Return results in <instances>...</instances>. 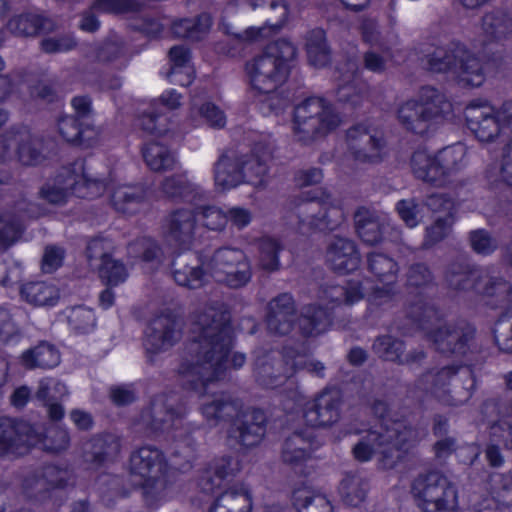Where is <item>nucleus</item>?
I'll return each instance as SVG.
<instances>
[{
  "instance_id": "nucleus-1",
  "label": "nucleus",
  "mask_w": 512,
  "mask_h": 512,
  "mask_svg": "<svg viewBox=\"0 0 512 512\" xmlns=\"http://www.w3.org/2000/svg\"><path fill=\"white\" fill-rule=\"evenodd\" d=\"M193 333L189 348L193 362L183 373L198 376L204 392L201 413L210 425H217L225 417H232L237 407L227 395L213 391V381L221 379L229 367H241L245 356L233 353L231 360L228 359L232 335L223 313L212 311L201 316Z\"/></svg>"
},
{
  "instance_id": "nucleus-2",
  "label": "nucleus",
  "mask_w": 512,
  "mask_h": 512,
  "mask_svg": "<svg viewBox=\"0 0 512 512\" xmlns=\"http://www.w3.org/2000/svg\"><path fill=\"white\" fill-rule=\"evenodd\" d=\"M109 190L114 207L122 212H133L142 199V189L136 186H108L98 178H92L82 161L65 167L41 191L42 197L50 203L61 204L72 194L79 197H95Z\"/></svg>"
},
{
  "instance_id": "nucleus-3",
  "label": "nucleus",
  "mask_w": 512,
  "mask_h": 512,
  "mask_svg": "<svg viewBox=\"0 0 512 512\" xmlns=\"http://www.w3.org/2000/svg\"><path fill=\"white\" fill-rule=\"evenodd\" d=\"M413 431L402 422H385L367 434L354 446L357 460L365 462L378 455L382 468H394L410 448Z\"/></svg>"
},
{
  "instance_id": "nucleus-4",
  "label": "nucleus",
  "mask_w": 512,
  "mask_h": 512,
  "mask_svg": "<svg viewBox=\"0 0 512 512\" xmlns=\"http://www.w3.org/2000/svg\"><path fill=\"white\" fill-rule=\"evenodd\" d=\"M295 47L286 40L270 44L267 50L246 64V74L253 91L266 95L269 100L287 79L288 61L295 56Z\"/></svg>"
},
{
  "instance_id": "nucleus-5",
  "label": "nucleus",
  "mask_w": 512,
  "mask_h": 512,
  "mask_svg": "<svg viewBox=\"0 0 512 512\" xmlns=\"http://www.w3.org/2000/svg\"><path fill=\"white\" fill-rule=\"evenodd\" d=\"M272 156L269 144H257L250 155L231 160L222 156L215 165L214 180L216 187L226 191L247 182L260 185L268 171V162Z\"/></svg>"
},
{
  "instance_id": "nucleus-6",
  "label": "nucleus",
  "mask_w": 512,
  "mask_h": 512,
  "mask_svg": "<svg viewBox=\"0 0 512 512\" xmlns=\"http://www.w3.org/2000/svg\"><path fill=\"white\" fill-rule=\"evenodd\" d=\"M445 96L432 87H424L417 98L400 105L398 120L409 131L423 135L436 129L450 110Z\"/></svg>"
},
{
  "instance_id": "nucleus-7",
  "label": "nucleus",
  "mask_w": 512,
  "mask_h": 512,
  "mask_svg": "<svg viewBox=\"0 0 512 512\" xmlns=\"http://www.w3.org/2000/svg\"><path fill=\"white\" fill-rule=\"evenodd\" d=\"M69 437L66 430L49 431V436L42 439L34 427L24 421L9 418L0 419V455H22L30 447L41 445L48 451L58 452L68 446Z\"/></svg>"
},
{
  "instance_id": "nucleus-8",
  "label": "nucleus",
  "mask_w": 512,
  "mask_h": 512,
  "mask_svg": "<svg viewBox=\"0 0 512 512\" xmlns=\"http://www.w3.org/2000/svg\"><path fill=\"white\" fill-rule=\"evenodd\" d=\"M468 149L462 143L447 146L436 154L425 149L417 150L411 158V168L415 176L434 185H444L466 167Z\"/></svg>"
},
{
  "instance_id": "nucleus-9",
  "label": "nucleus",
  "mask_w": 512,
  "mask_h": 512,
  "mask_svg": "<svg viewBox=\"0 0 512 512\" xmlns=\"http://www.w3.org/2000/svg\"><path fill=\"white\" fill-rule=\"evenodd\" d=\"M429 69L449 73L467 85L477 87L484 81L482 67L464 46L453 44L449 48H437L428 58Z\"/></svg>"
},
{
  "instance_id": "nucleus-10",
  "label": "nucleus",
  "mask_w": 512,
  "mask_h": 512,
  "mask_svg": "<svg viewBox=\"0 0 512 512\" xmlns=\"http://www.w3.org/2000/svg\"><path fill=\"white\" fill-rule=\"evenodd\" d=\"M466 124L481 142H492L505 133L512 116V102L496 109L488 102L473 101L464 110Z\"/></svg>"
},
{
  "instance_id": "nucleus-11",
  "label": "nucleus",
  "mask_w": 512,
  "mask_h": 512,
  "mask_svg": "<svg viewBox=\"0 0 512 512\" xmlns=\"http://www.w3.org/2000/svg\"><path fill=\"white\" fill-rule=\"evenodd\" d=\"M340 121L323 99L312 97L296 107L294 131L300 141L307 142L335 129Z\"/></svg>"
},
{
  "instance_id": "nucleus-12",
  "label": "nucleus",
  "mask_w": 512,
  "mask_h": 512,
  "mask_svg": "<svg viewBox=\"0 0 512 512\" xmlns=\"http://www.w3.org/2000/svg\"><path fill=\"white\" fill-rule=\"evenodd\" d=\"M412 493L424 512H455L457 509L455 488L437 473L417 478Z\"/></svg>"
},
{
  "instance_id": "nucleus-13",
  "label": "nucleus",
  "mask_w": 512,
  "mask_h": 512,
  "mask_svg": "<svg viewBox=\"0 0 512 512\" xmlns=\"http://www.w3.org/2000/svg\"><path fill=\"white\" fill-rule=\"evenodd\" d=\"M131 482L151 493L164 487L165 461L160 450L152 446H143L130 457Z\"/></svg>"
},
{
  "instance_id": "nucleus-14",
  "label": "nucleus",
  "mask_w": 512,
  "mask_h": 512,
  "mask_svg": "<svg viewBox=\"0 0 512 512\" xmlns=\"http://www.w3.org/2000/svg\"><path fill=\"white\" fill-rule=\"evenodd\" d=\"M319 188H312L302 193L300 209V230L304 233L310 229H333L342 220V211L328 206Z\"/></svg>"
},
{
  "instance_id": "nucleus-15",
  "label": "nucleus",
  "mask_w": 512,
  "mask_h": 512,
  "mask_svg": "<svg viewBox=\"0 0 512 512\" xmlns=\"http://www.w3.org/2000/svg\"><path fill=\"white\" fill-rule=\"evenodd\" d=\"M273 357L266 356L256 360V372L262 384L268 387H275L272 381L273 377H291L296 371L306 369L316 375H322L324 366L318 361L311 360L308 355L295 353L293 351L286 352L283 361L277 363L272 362Z\"/></svg>"
},
{
  "instance_id": "nucleus-16",
  "label": "nucleus",
  "mask_w": 512,
  "mask_h": 512,
  "mask_svg": "<svg viewBox=\"0 0 512 512\" xmlns=\"http://www.w3.org/2000/svg\"><path fill=\"white\" fill-rule=\"evenodd\" d=\"M211 278L230 287H240L250 278V268L241 250L223 248L215 252L206 264Z\"/></svg>"
},
{
  "instance_id": "nucleus-17",
  "label": "nucleus",
  "mask_w": 512,
  "mask_h": 512,
  "mask_svg": "<svg viewBox=\"0 0 512 512\" xmlns=\"http://www.w3.org/2000/svg\"><path fill=\"white\" fill-rule=\"evenodd\" d=\"M39 144L28 129H11L0 135V160L17 159L23 165L38 164L42 160V154L37 149Z\"/></svg>"
},
{
  "instance_id": "nucleus-18",
  "label": "nucleus",
  "mask_w": 512,
  "mask_h": 512,
  "mask_svg": "<svg viewBox=\"0 0 512 512\" xmlns=\"http://www.w3.org/2000/svg\"><path fill=\"white\" fill-rule=\"evenodd\" d=\"M201 230L195 211L178 209L167 219L164 238L171 247L186 248Z\"/></svg>"
},
{
  "instance_id": "nucleus-19",
  "label": "nucleus",
  "mask_w": 512,
  "mask_h": 512,
  "mask_svg": "<svg viewBox=\"0 0 512 512\" xmlns=\"http://www.w3.org/2000/svg\"><path fill=\"white\" fill-rule=\"evenodd\" d=\"M180 338L175 319L160 316L152 321L146 331L145 348L148 354H157L172 347Z\"/></svg>"
},
{
  "instance_id": "nucleus-20",
  "label": "nucleus",
  "mask_w": 512,
  "mask_h": 512,
  "mask_svg": "<svg viewBox=\"0 0 512 512\" xmlns=\"http://www.w3.org/2000/svg\"><path fill=\"white\" fill-rule=\"evenodd\" d=\"M347 140L355 158L362 162L378 161L385 149L381 135L369 134L363 126L348 131Z\"/></svg>"
},
{
  "instance_id": "nucleus-21",
  "label": "nucleus",
  "mask_w": 512,
  "mask_h": 512,
  "mask_svg": "<svg viewBox=\"0 0 512 512\" xmlns=\"http://www.w3.org/2000/svg\"><path fill=\"white\" fill-rule=\"evenodd\" d=\"M182 96L175 89L164 91L158 99H154L149 103L147 110L138 118V125L148 133L156 132L158 136H166L168 129L162 124L157 123L155 119L156 112L163 110H174L181 106Z\"/></svg>"
},
{
  "instance_id": "nucleus-22",
  "label": "nucleus",
  "mask_w": 512,
  "mask_h": 512,
  "mask_svg": "<svg viewBox=\"0 0 512 512\" xmlns=\"http://www.w3.org/2000/svg\"><path fill=\"white\" fill-rule=\"evenodd\" d=\"M338 393L324 391L314 401L307 403L304 417L311 426H328L339 418Z\"/></svg>"
},
{
  "instance_id": "nucleus-23",
  "label": "nucleus",
  "mask_w": 512,
  "mask_h": 512,
  "mask_svg": "<svg viewBox=\"0 0 512 512\" xmlns=\"http://www.w3.org/2000/svg\"><path fill=\"white\" fill-rule=\"evenodd\" d=\"M154 139L149 141L143 149V157L147 166L154 171H167L175 168L177 158L164 142L174 138V133L168 130L166 136H158L156 132L150 133Z\"/></svg>"
},
{
  "instance_id": "nucleus-24",
  "label": "nucleus",
  "mask_w": 512,
  "mask_h": 512,
  "mask_svg": "<svg viewBox=\"0 0 512 512\" xmlns=\"http://www.w3.org/2000/svg\"><path fill=\"white\" fill-rule=\"evenodd\" d=\"M179 267L174 269L173 275L177 284L197 289L205 285L211 279L210 270L206 269V264L195 255H188L185 260L178 263Z\"/></svg>"
},
{
  "instance_id": "nucleus-25",
  "label": "nucleus",
  "mask_w": 512,
  "mask_h": 512,
  "mask_svg": "<svg viewBox=\"0 0 512 512\" xmlns=\"http://www.w3.org/2000/svg\"><path fill=\"white\" fill-rule=\"evenodd\" d=\"M326 258L334 270L343 273L355 270L360 263L354 244L344 238H336L331 243Z\"/></svg>"
},
{
  "instance_id": "nucleus-26",
  "label": "nucleus",
  "mask_w": 512,
  "mask_h": 512,
  "mask_svg": "<svg viewBox=\"0 0 512 512\" xmlns=\"http://www.w3.org/2000/svg\"><path fill=\"white\" fill-rule=\"evenodd\" d=\"M188 119L195 127L208 125L220 129L226 125L224 112L214 103L198 96L192 99Z\"/></svg>"
},
{
  "instance_id": "nucleus-27",
  "label": "nucleus",
  "mask_w": 512,
  "mask_h": 512,
  "mask_svg": "<svg viewBox=\"0 0 512 512\" xmlns=\"http://www.w3.org/2000/svg\"><path fill=\"white\" fill-rule=\"evenodd\" d=\"M369 267L371 271L379 278V285L370 296V301L374 303H382V298L387 297L389 289H386L393 282L394 273L397 271L396 263L382 254H371L369 257Z\"/></svg>"
},
{
  "instance_id": "nucleus-28",
  "label": "nucleus",
  "mask_w": 512,
  "mask_h": 512,
  "mask_svg": "<svg viewBox=\"0 0 512 512\" xmlns=\"http://www.w3.org/2000/svg\"><path fill=\"white\" fill-rule=\"evenodd\" d=\"M169 62L171 68L167 78L170 82L182 86L189 85L194 76L189 49L182 45L172 47L169 51Z\"/></svg>"
},
{
  "instance_id": "nucleus-29",
  "label": "nucleus",
  "mask_w": 512,
  "mask_h": 512,
  "mask_svg": "<svg viewBox=\"0 0 512 512\" xmlns=\"http://www.w3.org/2000/svg\"><path fill=\"white\" fill-rule=\"evenodd\" d=\"M268 327L271 331L286 334L291 329V316L294 310L293 299L289 294H282L269 306Z\"/></svg>"
},
{
  "instance_id": "nucleus-30",
  "label": "nucleus",
  "mask_w": 512,
  "mask_h": 512,
  "mask_svg": "<svg viewBox=\"0 0 512 512\" xmlns=\"http://www.w3.org/2000/svg\"><path fill=\"white\" fill-rule=\"evenodd\" d=\"M264 414L261 411H251L237 416V425L243 444L251 446L256 444L264 435Z\"/></svg>"
},
{
  "instance_id": "nucleus-31",
  "label": "nucleus",
  "mask_w": 512,
  "mask_h": 512,
  "mask_svg": "<svg viewBox=\"0 0 512 512\" xmlns=\"http://www.w3.org/2000/svg\"><path fill=\"white\" fill-rule=\"evenodd\" d=\"M66 394L67 388L64 384L54 379H45L39 384L37 398L44 401L48 406L49 416L54 420H58L62 418L64 412L63 408L54 403V401L61 399Z\"/></svg>"
},
{
  "instance_id": "nucleus-32",
  "label": "nucleus",
  "mask_w": 512,
  "mask_h": 512,
  "mask_svg": "<svg viewBox=\"0 0 512 512\" xmlns=\"http://www.w3.org/2000/svg\"><path fill=\"white\" fill-rule=\"evenodd\" d=\"M22 297L35 306H53L59 299L58 289L44 282L27 283L21 288Z\"/></svg>"
},
{
  "instance_id": "nucleus-33",
  "label": "nucleus",
  "mask_w": 512,
  "mask_h": 512,
  "mask_svg": "<svg viewBox=\"0 0 512 512\" xmlns=\"http://www.w3.org/2000/svg\"><path fill=\"white\" fill-rule=\"evenodd\" d=\"M23 204L15 212L0 213V249L5 250L13 245L20 237L22 231Z\"/></svg>"
},
{
  "instance_id": "nucleus-34",
  "label": "nucleus",
  "mask_w": 512,
  "mask_h": 512,
  "mask_svg": "<svg viewBox=\"0 0 512 512\" xmlns=\"http://www.w3.org/2000/svg\"><path fill=\"white\" fill-rule=\"evenodd\" d=\"M21 362L27 368H52L59 364L60 355L53 346L42 343L34 349L24 352Z\"/></svg>"
},
{
  "instance_id": "nucleus-35",
  "label": "nucleus",
  "mask_w": 512,
  "mask_h": 512,
  "mask_svg": "<svg viewBox=\"0 0 512 512\" xmlns=\"http://www.w3.org/2000/svg\"><path fill=\"white\" fill-rule=\"evenodd\" d=\"M213 469L215 477L212 479L207 475L200 482L201 488L207 493L220 488L225 479L240 471L241 465L238 458H221L215 462Z\"/></svg>"
},
{
  "instance_id": "nucleus-36",
  "label": "nucleus",
  "mask_w": 512,
  "mask_h": 512,
  "mask_svg": "<svg viewBox=\"0 0 512 512\" xmlns=\"http://www.w3.org/2000/svg\"><path fill=\"white\" fill-rule=\"evenodd\" d=\"M330 314L322 309L306 307L299 320V328L305 335L316 336L326 331L330 326Z\"/></svg>"
},
{
  "instance_id": "nucleus-37",
  "label": "nucleus",
  "mask_w": 512,
  "mask_h": 512,
  "mask_svg": "<svg viewBox=\"0 0 512 512\" xmlns=\"http://www.w3.org/2000/svg\"><path fill=\"white\" fill-rule=\"evenodd\" d=\"M293 498L299 512H331V505L326 497L308 488L298 489Z\"/></svg>"
},
{
  "instance_id": "nucleus-38",
  "label": "nucleus",
  "mask_w": 512,
  "mask_h": 512,
  "mask_svg": "<svg viewBox=\"0 0 512 512\" xmlns=\"http://www.w3.org/2000/svg\"><path fill=\"white\" fill-rule=\"evenodd\" d=\"M211 17L203 14L196 19H182L172 26L173 33L178 37L200 39L211 27Z\"/></svg>"
},
{
  "instance_id": "nucleus-39",
  "label": "nucleus",
  "mask_w": 512,
  "mask_h": 512,
  "mask_svg": "<svg viewBox=\"0 0 512 512\" xmlns=\"http://www.w3.org/2000/svg\"><path fill=\"white\" fill-rule=\"evenodd\" d=\"M355 224L359 237L368 244L382 239L383 228L379 221L367 210H359L355 215Z\"/></svg>"
},
{
  "instance_id": "nucleus-40",
  "label": "nucleus",
  "mask_w": 512,
  "mask_h": 512,
  "mask_svg": "<svg viewBox=\"0 0 512 512\" xmlns=\"http://www.w3.org/2000/svg\"><path fill=\"white\" fill-rule=\"evenodd\" d=\"M306 46L309 62L313 66L324 67L329 62L330 53L322 29H315L310 32Z\"/></svg>"
},
{
  "instance_id": "nucleus-41",
  "label": "nucleus",
  "mask_w": 512,
  "mask_h": 512,
  "mask_svg": "<svg viewBox=\"0 0 512 512\" xmlns=\"http://www.w3.org/2000/svg\"><path fill=\"white\" fill-rule=\"evenodd\" d=\"M339 491L347 504L356 506L364 500L366 483L358 476H347L342 480Z\"/></svg>"
},
{
  "instance_id": "nucleus-42",
  "label": "nucleus",
  "mask_w": 512,
  "mask_h": 512,
  "mask_svg": "<svg viewBox=\"0 0 512 512\" xmlns=\"http://www.w3.org/2000/svg\"><path fill=\"white\" fill-rule=\"evenodd\" d=\"M509 22L502 14H487L482 20L481 30L489 39H496L508 32Z\"/></svg>"
},
{
  "instance_id": "nucleus-43",
  "label": "nucleus",
  "mask_w": 512,
  "mask_h": 512,
  "mask_svg": "<svg viewBox=\"0 0 512 512\" xmlns=\"http://www.w3.org/2000/svg\"><path fill=\"white\" fill-rule=\"evenodd\" d=\"M310 444L306 442L304 437L300 434H295L292 438L286 441L283 450V459L288 463H297L304 460L308 455V448Z\"/></svg>"
},
{
  "instance_id": "nucleus-44",
  "label": "nucleus",
  "mask_w": 512,
  "mask_h": 512,
  "mask_svg": "<svg viewBox=\"0 0 512 512\" xmlns=\"http://www.w3.org/2000/svg\"><path fill=\"white\" fill-rule=\"evenodd\" d=\"M194 190V185L184 175L168 178L162 185L163 193L169 198L183 197L190 199L189 195Z\"/></svg>"
},
{
  "instance_id": "nucleus-45",
  "label": "nucleus",
  "mask_w": 512,
  "mask_h": 512,
  "mask_svg": "<svg viewBox=\"0 0 512 512\" xmlns=\"http://www.w3.org/2000/svg\"><path fill=\"white\" fill-rule=\"evenodd\" d=\"M8 29L19 35H34L42 29L41 19L32 14L21 15L9 21Z\"/></svg>"
},
{
  "instance_id": "nucleus-46",
  "label": "nucleus",
  "mask_w": 512,
  "mask_h": 512,
  "mask_svg": "<svg viewBox=\"0 0 512 512\" xmlns=\"http://www.w3.org/2000/svg\"><path fill=\"white\" fill-rule=\"evenodd\" d=\"M373 349L379 357L385 360L396 361L400 359L403 343L389 336H384L375 341Z\"/></svg>"
},
{
  "instance_id": "nucleus-47",
  "label": "nucleus",
  "mask_w": 512,
  "mask_h": 512,
  "mask_svg": "<svg viewBox=\"0 0 512 512\" xmlns=\"http://www.w3.org/2000/svg\"><path fill=\"white\" fill-rule=\"evenodd\" d=\"M373 349L379 357L385 360L396 361L400 359L403 343L389 336H384L375 341Z\"/></svg>"
},
{
  "instance_id": "nucleus-48",
  "label": "nucleus",
  "mask_w": 512,
  "mask_h": 512,
  "mask_svg": "<svg viewBox=\"0 0 512 512\" xmlns=\"http://www.w3.org/2000/svg\"><path fill=\"white\" fill-rule=\"evenodd\" d=\"M68 319L71 327L82 333L91 330L95 324V315L93 311L85 307L73 308Z\"/></svg>"
},
{
  "instance_id": "nucleus-49",
  "label": "nucleus",
  "mask_w": 512,
  "mask_h": 512,
  "mask_svg": "<svg viewBox=\"0 0 512 512\" xmlns=\"http://www.w3.org/2000/svg\"><path fill=\"white\" fill-rule=\"evenodd\" d=\"M327 298H330L332 303L340 304H354L362 299V293L359 289L358 284H350L348 288L343 287H332L327 292Z\"/></svg>"
},
{
  "instance_id": "nucleus-50",
  "label": "nucleus",
  "mask_w": 512,
  "mask_h": 512,
  "mask_svg": "<svg viewBox=\"0 0 512 512\" xmlns=\"http://www.w3.org/2000/svg\"><path fill=\"white\" fill-rule=\"evenodd\" d=\"M174 414L168 411L162 400H157L152 405V411L149 416H145V422L153 429L158 430L163 426L169 427V423L173 421Z\"/></svg>"
},
{
  "instance_id": "nucleus-51",
  "label": "nucleus",
  "mask_w": 512,
  "mask_h": 512,
  "mask_svg": "<svg viewBox=\"0 0 512 512\" xmlns=\"http://www.w3.org/2000/svg\"><path fill=\"white\" fill-rule=\"evenodd\" d=\"M99 272L101 278L109 285H118L127 277L124 266L111 258L104 264H100Z\"/></svg>"
},
{
  "instance_id": "nucleus-52",
  "label": "nucleus",
  "mask_w": 512,
  "mask_h": 512,
  "mask_svg": "<svg viewBox=\"0 0 512 512\" xmlns=\"http://www.w3.org/2000/svg\"><path fill=\"white\" fill-rule=\"evenodd\" d=\"M198 223L201 221V228L206 227L210 230H220L227 223V216L216 207H208L197 212Z\"/></svg>"
},
{
  "instance_id": "nucleus-53",
  "label": "nucleus",
  "mask_w": 512,
  "mask_h": 512,
  "mask_svg": "<svg viewBox=\"0 0 512 512\" xmlns=\"http://www.w3.org/2000/svg\"><path fill=\"white\" fill-rule=\"evenodd\" d=\"M261 265L266 270H274L278 266L277 252L279 250L278 243L271 238H265L260 244Z\"/></svg>"
},
{
  "instance_id": "nucleus-54",
  "label": "nucleus",
  "mask_w": 512,
  "mask_h": 512,
  "mask_svg": "<svg viewBox=\"0 0 512 512\" xmlns=\"http://www.w3.org/2000/svg\"><path fill=\"white\" fill-rule=\"evenodd\" d=\"M59 132L68 142L82 141L86 128L79 127L73 117L66 116L58 122Z\"/></svg>"
},
{
  "instance_id": "nucleus-55",
  "label": "nucleus",
  "mask_w": 512,
  "mask_h": 512,
  "mask_svg": "<svg viewBox=\"0 0 512 512\" xmlns=\"http://www.w3.org/2000/svg\"><path fill=\"white\" fill-rule=\"evenodd\" d=\"M129 253L138 254L141 253L144 261L157 260L161 262L162 252L157 245L150 239H140L129 247Z\"/></svg>"
},
{
  "instance_id": "nucleus-56",
  "label": "nucleus",
  "mask_w": 512,
  "mask_h": 512,
  "mask_svg": "<svg viewBox=\"0 0 512 512\" xmlns=\"http://www.w3.org/2000/svg\"><path fill=\"white\" fill-rule=\"evenodd\" d=\"M471 246L479 254H489L496 248V242L484 230H477L471 233Z\"/></svg>"
},
{
  "instance_id": "nucleus-57",
  "label": "nucleus",
  "mask_w": 512,
  "mask_h": 512,
  "mask_svg": "<svg viewBox=\"0 0 512 512\" xmlns=\"http://www.w3.org/2000/svg\"><path fill=\"white\" fill-rule=\"evenodd\" d=\"M112 244L104 238H95L90 241L87 247L88 257L90 260L99 259L101 264L110 259L108 252L111 250Z\"/></svg>"
},
{
  "instance_id": "nucleus-58",
  "label": "nucleus",
  "mask_w": 512,
  "mask_h": 512,
  "mask_svg": "<svg viewBox=\"0 0 512 512\" xmlns=\"http://www.w3.org/2000/svg\"><path fill=\"white\" fill-rule=\"evenodd\" d=\"M397 211L408 227L413 228L418 225L420 220L419 209L413 201H400L397 204Z\"/></svg>"
},
{
  "instance_id": "nucleus-59",
  "label": "nucleus",
  "mask_w": 512,
  "mask_h": 512,
  "mask_svg": "<svg viewBox=\"0 0 512 512\" xmlns=\"http://www.w3.org/2000/svg\"><path fill=\"white\" fill-rule=\"evenodd\" d=\"M64 252L59 247H47L43 256L42 268L45 272H53L58 269L63 262Z\"/></svg>"
},
{
  "instance_id": "nucleus-60",
  "label": "nucleus",
  "mask_w": 512,
  "mask_h": 512,
  "mask_svg": "<svg viewBox=\"0 0 512 512\" xmlns=\"http://www.w3.org/2000/svg\"><path fill=\"white\" fill-rule=\"evenodd\" d=\"M133 0H98L96 9L105 12H127L136 8Z\"/></svg>"
},
{
  "instance_id": "nucleus-61",
  "label": "nucleus",
  "mask_w": 512,
  "mask_h": 512,
  "mask_svg": "<svg viewBox=\"0 0 512 512\" xmlns=\"http://www.w3.org/2000/svg\"><path fill=\"white\" fill-rule=\"evenodd\" d=\"M285 20H282L280 24H277L275 26H261V27H249L246 30H244L240 35H238L239 39L242 41H253L258 40L260 38L268 37L271 35L275 28L279 29L283 24Z\"/></svg>"
},
{
  "instance_id": "nucleus-62",
  "label": "nucleus",
  "mask_w": 512,
  "mask_h": 512,
  "mask_svg": "<svg viewBox=\"0 0 512 512\" xmlns=\"http://www.w3.org/2000/svg\"><path fill=\"white\" fill-rule=\"evenodd\" d=\"M451 221L449 218L442 220L438 219L436 223L428 228L426 242L428 244H434L443 239L449 232Z\"/></svg>"
},
{
  "instance_id": "nucleus-63",
  "label": "nucleus",
  "mask_w": 512,
  "mask_h": 512,
  "mask_svg": "<svg viewBox=\"0 0 512 512\" xmlns=\"http://www.w3.org/2000/svg\"><path fill=\"white\" fill-rule=\"evenodd\" d=\"M432 337L440 350H451L453 352L456 350L455 347H451L458 339V334L456 332H451L448 328H441Z\"/></svg>"
},
{
  "instance_id": "nucleus-64",
  "label": "nucleus",
  "mask_w": 512,
  "mask_h": 512,
  "mask_svg": "<svg viewBox=\"0 0 512 512\" xmlns=\"http://www.w3.org/2000/svg\"><path fill=\"white\" fill-rule=\"evenodd\" d=\"M337 94L340 101L350 102L352 105H357L359 103V99L361 98L360 89L354 80L341 85Z\"/></svg>"
}]
</instances>
